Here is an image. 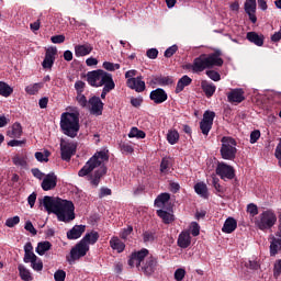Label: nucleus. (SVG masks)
I'll return each mask as SVG.
<instances>
[{
    "label": "nucleus",
    "mask_w": 281,
    "mask_h": 281,
    "mask_svg": "<svg viewBox=\"0 0 281 281\" xmlns=\"http://www.w3.org/2000/svg\"><path fill=\"white\" fill-rule=\"evenodd\" d=\"M109 161V154L105 150L94 153L86 165L79 170V177H87L93 188H99L103 177L106 175L108 169L104 162Z\"/></svg>",
    "instance_id": "obj_1"
},
{
    "label": "nucleus",
    "mask_w": 281,
    "mask_h": 281,
    "mask_svg": "<svg viewBox=\"0 0 281 281\" xmlns=\"http://www.w3.org/2000/svg\"><path fill=\"white\" fill-rule=\"evenodd\" d=\"M43 206L48 214H55L61 223H70L76 220V206L71 201L60 200V198L54 200V198L45 195Z\"/></svg>",
    "instance_id": "obj_2"
},
{
    "label": "nucleus",
    "mask_w": 281,
    "mask_h": 281,
    "mask_svg": "<svg viewBox=\"0 0 281 281\" xmlns=\"http://www.w3.org/2000/svg\"><path fill=\"white\" fill-rule=\"evenodd\" d=\"M60 128L65 136L76 138L80 131V114L65 112L60 116Z\"/></svg>",
    "instance_id": "obj_3"
},
{
    "label": "nucleus",
    "mask_w": 281,
    "mask_h": 281,
    "mask_svg": "<svg viewBox=\"0 0 281 281\" xmlns=\"http://www.w3.org/2000/svg\"><path fill=\"white\" fill-rule=\"evenodd\" d=\"M222 147L220 149L221 157L227 161H234L237 156V140L232 136H223L221 139Z\"/></svg>",
    "instance_id": "obj_4"
},
{
    "label": "nucleus",
    "mask_w": 281,
    "mask_h": 281,
    "mask_svg": "<svg viewBox=\"0 0 281 281\" xmlns=\"http://www.w3.org/2000/svg\"><path fill=\"white\" fill-rule=\"evenodd\" d=\"M88 85L94 88L103 87L109 80L113 79V75L102 69L88 71L86 74Z\"/></svg>",
    "instance_id": "obj_5"
},
{
    "label": "nucleus",
    "mask_w": 281,
    "mask_h": 281,
    "mask_svg": "<svg viewBox=\"0 0 281 281\" xmlns=\"http://www.w3.org/2000/svg\"><path fill=\"white\" fill-rule=\"evenodd\" d=\"M277 223L278 215L272 210L263 211L256 221V225L261 232L272 228Z\"/></svg>",
    "instance_id": "obj_6"
},
{
    "label": "nucleus",
    "mask_w": 281,
    "mask_h": 281,
    "mask_svg": "<svg viewBox=\"0 0 281 281\" xmlns=\"http://www.w3.org/2000/svg\"><path fill=\"white\" fill-rule=\"evenodd\" d=\"M137 75V70L132 69L127 70L125 72V78L127 79L126 86L130 87L131 89H134V91L140 93L146 90V82L143 81L142 75L137 78H134Z\"/></svg>",
    "instance_id": "obj_7"
},
{
    "label": "nucleus",
    "mask_w": 281,
    "mask_h": 281,
    "mask_svg": "<svg viewBox=\"0 0 281 281\" xmlns=\"http://www.w3.org/2000/svg\"><path fill=\"white\" fill-rule=\"evenodd\" d=\"M90 251V246H87L82 243V239L77 243L75 247L70 249V257H66L69 263L76 262L85 257Z\"/></svg>",
    "instance_id": "obj_8"
},
{
    "label": "nucleus",
    "mask_w": 281,
    "mask_h": 281,
    "mask_svg": "<svg viewBox=\"0 0 281 281\" xmlns=\"http://www.w3.org/2000/svg\"><path fill=\"white\" fill-rule=\"evenodd\" d=\"M216 175L224 181L233 180L236 177L234 167L224 161H217Z\"/></svg>",
    "instance_id": "obj_9"
},
{
    "label": "nucleus",
    "mask_w": 281,
    "mask_h": 281,
    "mask_svg": "<svg viewBox=\"0 0 281 281\" xmlns=\"http://www.w3.org/2000/svg\"><path fill=\"white\" fill-rule=\"evenodd\" d=\"M222 56L223 52L220 49L206 55V67L209 69L214 67H223L224 60Z\"/></svg>",
    "instance_id": "obj_10"
},
{
    "label": "nucleus",
    "mask_w": 281,
    "mask_h": 281,
    "mask_svg": "<svg viewBox=\"0 0 281 281\" xmlns=\"http://www.w3.org/2000/svg\"><path fill=\"white\" fill-rule=\"evenodd\" d=\"M76 144L74 143H65L64 139H61L60 143V153H61V159L66 162H69L71 157L76 155Z\"/></svg>",
    "instance_id": "obj_11"
},
{
    "label": "nucleus",
    "mask_w": 281,
    "mask_h": 281,
    "mask_svg": "<svg viewBox=\"0 0 281 281\" xmlns=\"http://www.w3.org/2000/svg\"><path fill=\"white\" fill-rule=\"evenodd\" d=\"M149 255V250L146 248H143L138 251H134L131 256V259H128V265L134 268H138V266L142 265V262L146 259V257Z\"/></svg>",
    "instance_id": "obj_12"
},
{
    "label": "nucleus",
    "mask_w": 281,
    "mask_h": 281,
    "mask_svg": "<svg viewBox=\"0 0 281 281\" xmlns=\"http://www.w3.org/2000/svg\"><path fill=\"white\" fill-rule=\"evenodd\" d=\"M58 177L52 172L48 173L42 181L41 188L44 191H52L57 188Z\"/></svg>",
    "instance_id": "obj_13"
},
{
    "label": "nucleus",
    "mask_w": 281,
    "mask_h": 281,
    "mask_svg": "<svg viewBox=\"0 0 281 281\" xmlns=\"http://www.w3.org/2000/svg\"><path fill=\"white\" fill-rule=\"evenodd\" d=\"M246 100L245 90L241 88L232 89L227 93V101L229 103H241Z\"/></svg>",
    "instance_id": "obj_14"
},
{
    "label": "nucleus",
    "mask_w": 281,
    "mask_h": 281,
    "mask_svg": "<svg viewBox=\"0 0 281 281\" xmlns=\"http://www.w3.org/2000/svg\"><path fill=\"white\" fill-rule=\"evenodd\" d=\"M57 48L56 47H49L46 50L45 58L42 63V66L44 69H50L54 66V61L56 59V54H57Z\"/></svg>",
    "instance_id": "obj_15"
},
{
    "label": "nucleus",
    "mask_w": 281,
    "mask_h": 281,
    "mask_svg": "<svg viewBox=\"0 0 281 281\" xmlns=\"http://www.w3.org/2000/svg\"><path fill=\"white\" fill-rule=\"evenodd\" d=\"M88 104L91 105L90 112L94 115H101L103 112L104 103L99 97H92L89 99Z\"/></svg>",
    "instance_id": "obj_16"
},
{
    "label": "nucleus",
    "mask_w": 281,
    "mask_h": 281,
    "mask_svg": "<svg viewBox=\"0 0 281 281\" xmlns=\"http://www.w3.org/2000/svg\"><path fill=\"white\" fill-rule=\"evenodd\" d=\"M149 99L150 101H154L156 104H161L168 100V94L166 90L157 88L156 90L150 91Z\"/></svg>",
    "instance_id": "obj_17"
},
{
    "label": "nucleus",
    "mask_w": 281,
    "mask_h": 281,
    "mask_svg": "<svg viewBox=\"0 0 281 281\" xmlns=\"http://www.w3.org/2000/svg\"><path fill=\"white\" fill-rule=\"evenodd\" d=\"M245 12L249 15V21L251 23H257V16H256V10H257V3L256 0H246L245 1Z\"/></svg>",
    "instance_id": "obj_18"
},
{
    "label": "nucleus",
    "mask_w": 281,
    "mask_h": 281,
    "mask_svg": "<svg viewBox=\"0 0 281 281\" xmlns=\"http://www.w3.org/2000/svg\"><path fill=\"white\" fill-rule=\"evenodd\" d=\"M206 60V54H202L199 57H195L192 65V70L195 74H200L201 71L205 70L207 68Z\"/></svg>",
    "instance_id": "obj_19"
},
{
    "label": "nucleus",
    "mask_w": 281,
    "mask_h": 281,
    "mask_svg": "<svg viewBox=\"0 0 281 281\" xmlns=\"http://www.w3.org/2000/svg\"><path fill=\"white\" fill-rule=\"evenodd\" d=\"M157 266L158 260L150 256L146 259V263L142 266V270L145 274L151 276L157 270Z\"/></svg>",
    "instance_id": "obj_20"
},
{
    "label": "nucleus",
    "mask_w": 281,
    "mask_h": 281,
    "mask_svg": "<svg viewBox=\"0 0 281 281\" xmlns=\"http://www.w3.org/2000/svg\"><path fill=\"white\" fill-rule=\"evenodd\" d=\"M177 244L180 248H188L191 246L192 244V237L190 235V232L189 231H182L180 234H179V238L177 240Z\"/></svg>",
    "instance_id": "obj_21"
},
{
    "label": "nucleus",
    "mask_w": 281,
    "mask_h": 281,
    "mask_svg": "<svg viewBox=\"0 0 281 281\" xmlns=\"http://www.w3.org/2000/svg\"><path fill=\"white\" fill-rule=\"evenodd\" d=\"M99 232L91 231L89 233H86L81 240L85 245L90 246L95 245L99 241Z\"/></svg>",
    "instance_id": "obj_22"
},
{
    "label": "nucleus",
    "mask_w": 281,
    "mask_h": 281,
    "mask_svg": "<svg viewBox=\"0 0 281 281\" xmlns=\"http://www.w3.org/2000/svg\"><path fill=\"white\" fill-rule=\"evenodd\" d=\"M86 232V226L82 224L76 225L70 231L67 232V238L68 239H78L82 236V234Z\"/></svg>",
    "instance_id": "obj_23"
},
{
    "label": "nucleus",
    "mask_w": 281,
    "mask_h": 281,
    "mask_svg": "<svg viewBox=\"0 0 281 281\" xmlns=\"http://www.w3.org/2000/svg\"><path fill=\"white\" fill-rule=\"evenodd\" d=\"M237 227H238L237 221L233 217H228V218H226V221L224 223L222 232L224 234H232L236 231Z\"/></svg>",
    "instance_id": "obj_24"
},
{
    "label": "nucleus",
    "mask_w": 281,
    "mask_h": 281,
    "mask_svg": "<svg viewBox=\"0 0 281 281\" xmlns=\"http://www.w3.org/2000/svg\"><path fill=\"white\" fill-rule=\"evenodd\" d=\"M93 46L91 44H83L75 46V54L77 57H85L91 54Z\"/></svg>",
    "instance_id": "obj_25"
},
{
    "label": "nucleus",
    "mask_w": 281,
    "mask_h": 281,
    "mask_svg": "<svg viewBox=\"0 0 281 281\" xmlns=\"http://www.w3.org/2000/svg\"><path fill=\"white\" fill-rule=\"evenodd\" d=\"M27 159L29 158L26 154H15V156L12 158V162L16 167L27 168L29 167Z\"/></svg>",
    "instance_id": "obj_26"
},
{
    "label": "nucleus",
    "mask_w": 281,
    "mask_h": 281,
    "mask_svg": "<svg viewBox=\"0 0 281 281\" xmlns=\"http://www.w3.org/2000/svg\"><path fill=\"white\" fill-rule=\"evenodd\" d=\"M247 40L250 43L256 44L257 47H262L263 46V42H265V37L263 35H259L256 32H249L247 33Z\"/></svg>",
    "instance_id": "obj_27"
},
{
    "label": "nucleus",
    "mask_w": 281,
    "mask_h": 281,
    "mask_svg": "<svg viewBox=\"0 0 281 281\" xmlns=\"http://www.w3.org/2000/svg\"><path fill=\"white\" fill-rule=\"evenodd\" d=\"M202 91L207 98H211L215 94L216 92V86L213 82H207V81H202Z\"/></svg>",
    "instance_id": "obj_28"
},
{
    "label": "nucleus",
    "mask_w": 281,
    "mask_h": 281,
    "mask_svg": "<svg viewBox=\"0 0 281 281\" xmlns=\"http://www.w3.org/2000/svg\"><path fill=\"white\" fill-rule=\"evenodd\" d=\"M190 85H192V78L188 77V75H183L177 83L176 93H181L183 89Z\"/></svg>",
    "instance_id": "obj_29"
},
{
    "label": "nucleus",
    "mask_w": 281,
    "mask_h": 281,
    "mask_svg": "<svg viewBox=\"0 0 281 281\" xmlns=\"http://www.w3.org/2000/svg\"><path fill=\"white\" fill-rule=\"evenodd\" d=\"M156 214L158 217H160L162 220V223L166 225H169V224L173 223V221H175V215L167 211L158 210V211H156Z\"/></svg>",
    "instance_id": "obj_30"
},
{
    "label": "nucleus",
    "mask_w": 281,
    "mask_h": 281,
    "mask_svg": "<svg viewBox=\"0 0 281 281\" xmlns=\"http://www.w3.org/2000/svg\"><path fill=\"white\" fill-rule=\"evenodd\" d=\"M194 189H195V193L199 194V196L206 200L209 199L207 184H205L204 182H199V183H195Z\"/></svg>",
    "instance_id": "obj_31"
},
{
    "label": "nucleus",
    "mask_w": 281,
    "mask_h": 281,
    "mask_svg": "<svg viewBox=\"0 0 281 281\" xmlns=\"http://www.w3.org/2000/svg\"><path fill=\"white\" fill-rule=\"evenodd\" d=\"M279 251H281V239L272 237V240L270 241V256L274 257Z\"/></svg>",
    "instance_id": "obj_32"
},
{
    "label": "nucleus",
    "mask_w": 281,
    "mask_h": 281,
    "mask_svg": "<svg viewBox=\"0 0 281 281\" xmlns=\"http://www.w3.org/2000/svg\"><path fill=\"white\" fill-rule=\"evenodd\" d=\"M22 135V125L21 123H14L11 130L8 131V136L10 138H20Z\"/></svg>",
    "instance_id": "obj_33"
},
{
    "label": "nucleus",
    "mask_w": 281,
    "mask_h": 281,
    "mask_svg": "<svg viewBox=\"0 0 281 281\" xmlns=\"http://www.w3.org/2000/svg\"><path fill=\"white\" fill-rule=\"evenodd\" d=\"M110 247L117 252H123L125 249L124 243L119 237H112L110 239Z\"/></svg>",
    "instance_id": "obj_34"
},
{
    "label": "nucleus",
    "mask_w": 281,
    "mask_h": 281,
    "mask_svg": "<svg viewBox=\"0 0 281 281\" xmlns=\"http://www.w3.org/2000/svg\"><path fill=\"white\" fill-rule=\"evenodd\" d=\"M113 89H115V81L113 78H111L109 81L103 83V89L101 91V99L105 100L106 94L113 91Z\"/></svg>",
    "instance_id": "obj_35"
},
{
    "label": "nucleus",
    "mask_w": 281,
    "mask_h": 281,
    "mask_svg": "<svg viewBox=\"0 0 281 281\" xmlns=\"http://www.w3.org/2000/svg\"><path fill=\"white\" fill-rule=\"evenodd\" d=\"M49 250H52V243L48 240L40 241L35 249L36 254H38L40 256H44L45 252Z\"/></svg>",
    "instance_id": "obj_36"
},
{
    "label": "nucleus",
    "mask_w": 281,
    "mask_h": 281,
    "mask_svg": "<svg viewBox=\"0 0 281 281\" xmlns=\"http://www.w3.org/2000/svg\"><path fill=\"white\" fill-rule=\"evenodd\" d=\"M18 271L20 274V278L23 281H32L33 277L31 276L30 269H27L24 265H19L18 266Z\"/></svg>",
    "instance_id": "obj_37"
},
{
    "label": "nucleus",
    "mask_w": 281,
    "mask_h": 281,
    "mask_svg": "<svg viewBox=\"0 0 281 281\" xmlns=\"http://www.w3.org/2000/svg\"><path fill=\"white\" fill-rule=\"evenodd\" d=\"M168 201H170V194L161 193V194L157 195L156 201H155V206L161 209L166 205V203H168Z\"/></svg>",
    "instance_id": "obj_38"
},
{
    "label": "nucleus",
    "mask_w": 281,
    "mask_h": 281,
    "mask_svg": "<svg viewBox=\"0 0 281 281\" xmlns=\"http://www.w3.org/2000/svg\"><path fill=\"white\" fill-rule=\"evenodd\" d=\"M13 94V88L5 81H0V95L8 98Z\"/></svg>",
    "instance_id": "obj_39"
},
{
    "label": "nucleus",
    "mask_w": 281,
    "mask_h": 281,
    "mask_svg": "<svg viewBox=\"0 0 281 281\" xmlns=\"http://www.w3.org/2000/svg\"><path fill=\"white\" fill-rule=\"evenodd\" d=\"M43 87V82L31 83L30 86L25 87V92L30 95H34L38 93L40 89H42Z\"/></svg>",
    "instance_id": "obj_40"
},
{
    "label": "nucleus",
    "mask_w": 281,
    "mask_h": 281,
    "mask_svg": "<svg viewBox=\"0 0 281 281\" xmlns=\"http://www.w3.org/2000/svg\"><path fill=\"white\" fill-rule=\"evenodd\" d=\"M180 139V134L178 133L177 130H170L168 131L167 133V140H168V144L170 145H177L178 144V140Z\"/></svg>",
    "instance_id": "obj_41"
},
{
    "label": "nucleus",
    "mask_w": 281,
    "mask_h": 281,
    "mask_svg": "<svg viewBox=\"0 0 281 281\" xmlns=\"http://www.w3.org/2000/svg\"><path fill=\"white\" fill-rule=\"evenodd\" d=\"M130 138H138V139H144L146 138V133L144 131L138 130V127L133 126L131 132L128 133Z\"/></svg>",
    "instance_id": "obj_42"
},
{
    "label": "nucleus",
    "mask_w": 281,
    "mask_h": 281,
    "mask_svg": "<svg viewBox=\"0 0 281 281\" xmlns=\"http://www.w3.org/2000/svg\"><path fill=\"white\" fill-rule=\"evenodd\" d=\"M216 117V113L215 112H212L211 110H206L204 113H203V117L202 120L210 124L211 126H213L214 124V120Z\"/></svg>",
    "instance_id": "obj_43"
},
{
    "label": "nucleus",
    "mask_w": 281,
    "mask_h": 281,
    "mask_svg": "<svg viewBox=\"0 0 281 281\" xmlns=\"http://www.w3.org/2000/svg\"><path fill=\"white\" fill-rule=\"evenodd\" d=\"M31 268H32L34 271H37V272L43 271V269H44L43 260L40 259V258L36 256V259L32 260V262H31Z\"/></svg>",
    "instance_id": "obj_44"
},
{
    "label": "nucleus",
    "mask_w": 281,
    "mask_h": 281,
    "mask_svg": "<svg viewBox=\"0 0 281 281\" xmlns=\"http://www.w3.org/2000/svg\"><path fill=\"white\" fill-rule=\"evenodd\" d=\"M155 238H156V233L154 231H146L143 233V241L145 244L154 243Z\"/></svg>",
    "instance_id": "obj_45"
},
{
    "label": "nucleus",
    "mask_w": 281,
    "mask_h": 281,
    "mask_svg": "<svg viewBox=\"0 0 281 281\" xmlns=\"http://www.w3.org/2000/svg\"><path fill=\"white\" fill-rule=\"evenodd\" d=\"M171 162L168 157H164L160 162V172L167 173L170 170Z\"/></svg>",
    "instance_id": "obj_46"
},
{
    "label": "nucleus",
    "mask_w": 281,
    "mask_h": 281,
    "mask_svg": "<svg viewBox=\"0 0 281 281\" xmlns=\"http://www.w3.org/2000/svg\"><path fill=\"white\" fill-rule=\"evenodd\" d=\"M49 155L50 153L48 150H46L45 154L42 151H36L35 158L37 159L38 162H48Z\"/></svg>",
    "instance_id": "obj_47"
},
{
    "label": "nucleus",
    "mask_w": 281,
    "mask_h": 281,
    "mask_svg": "<svg viewBox=\"0 0 281 281\" xmlns=\"http://www.w3.org/2000/svg\"><path fill=\"white\" fill-rule=\"evenodd\" d=\"M212 125L207 122H204L203 119L200 122V130L202 131V135L209 136L210 131L212 130Z\"/></svg>",
    "instance_id": "obj_48"
},
{
    "label": "nucleus",
    "mask_w": 281,
    "mask_h": 281,
    "mask_svg": "<svg viewBox=\"0 0 281 281\" xmlns=\"http://www.w3.org/2000/svg\"><path fill=\"white\" fill-rule=\"evenodd\" d=\"M102 67L105 70L115 71V70L121 68V65L120 64H114V63H111V61H103Z\"/></svg>",
    "instance_id": "obj_49"
},
{
    "label": "nucleus",
    "mask_w": 281,
    "mask_h": 281,
    "mask_svg": "<svg viewBox=\"0 0 281 281\" xmlns=\"http://www.w3.org/2000/svg\"><path fill=\"white\" fill-rule=\"evenodd\" d=\"M120 148H121L122 154H125V155H131L134 153V148L132 147V145L130 143L120 144Z\"/></svg>",
    "instance_id": "obj_50"
},
{
    "label": "nucleus",
    "mask_w": 281,
    "mask_h": 281,
    "mask_svg": "<svg viewBox=\"0 0 281 281\" xmlns=\"http://www.w3.org/2000/svg\"><path fill=\"white\" fill-rule=\"evenodd\" d=\"M156 83L159 86H169L173 83V79L169 77H158L156 78Z\"/></svg>",
    "instance_id": "obj_51"
},
{
    "label": "nucleus",
    "mask_w": 281,
    "mask_h": 281,
    "mask_svg": "<svg viewBox=\"0 0 281 281\" xmlns=\"http://www.w3.org/2000/svg\"><path fill=\"white\" fill-rule=\"evenodd\" d=\"M212 184L215 191L220 194H223L225 192V189L222 184H220V179L218 178H213L212 179Z\"/></svg>",
    "instance_id": "obj_52"
},
{
    "label": "nucleus",
    "mask_w": 281,
    "mask_h": 281,
    "mask_svg": "<svg viewBox=\"0 0 281 281\" xmlns=\"http://www.w3.org/2000/svg\"><path fill=\"white\" fill-rule=\"evenodd\" d=\"M21 223V218L19 215H15L12 218H8L5 222V226H8L9 228H13L15 225H19Z\"/></svg>",
    "instance_id": "obj_53"
},
{
    "label": "nucleus",
    "mask_w": 281,
    "mask_h": 281,
    "mask_svg": "<svg viewBox=\"0 0 281 281\" xmlns=\"http://www.w3.org/2000/svg\"><path fill=\"white\" fill-rule=\"evenodd\" d=\"M37 260V256L34 254V250L24 252V262L32 263V261Z\"/></svg>",
    "instance_id": "obj_54"
},
{
    "label": "nucleus",
    "mask_w": 281,
    "mask_h": 281,
    "mask_svg": "<svg viewBox=\"0 0 281 281\" xmlns=\"http://www.w3.org/2000/svg\"><path fill=\"white\" fill-rule=\"evenodd\" d=\"M261 137V132L259 130H255L250 133V139L249 143L251 145L256 144Z\"/></svg>",
    "instance_id": "obj_55"
},
{
    "label": "nucleus",
    "mask_w": 281,
    "mask_h": 281,
    "mask_svg": "<svg viewBox=\"0 0 281 281\" xmlns=\"http://www.w3.org/2000/svg\"><path fill=\"white\" fill-rule=\"evenodd\" d=\"M281 276V259L276 260L273 265V278L278 279Z\"/></svg>",
    "instance_id": "obj_56"
},
{
    "label": "nucleus",
    "mask_w": 281,
    "mask_h": 281,
    "mask_svg": "<svg viewBox=\"0 0 281 281\" xmlns=\"http://www.w3.org/2000/svg\"><path fill=\"white\" fill-rule=\"evenodd\" d=\"M55 281H65L67 278V273L63 269L56 270L54 274Z\"/></svg>",
    "instance_id": "obj_57"
},
{
    "label": "nucleus",
    "mask_w": 281,
    "mask_h": 281,
    "mask_svg": "<svg viewBox=\"0 0 281 281\" xmlns=\"http://www.w3.org/2000/svg\"><path fill=\"white\" fill-rule=\"evenodd\" d=\"M177 50H178V46L177 45H171L170 47L166 48L165 57L166 58H171L172 56H175Z\"/></svg>",
    "instance_id": "obj_58"
},
{
    "label": "nucleus",
    "mask_w": 281,
    "mask_h": 281,
    "mask_svg": "<svg viewBox=\"0 0 281 281\" xmlns=\"http://www.w3.org/2000/svg\"><path fill=\"white\" fill-rule=\"evenodd\" d=\"M206 76L214 80V82H218V80H221V74L216 70H207Z\"/></svg>",
    "instance_id": "obj_59"
},
{
    "label": "nucleus",
    "mask_w": 281,
    "mask_h": 281,
    "mask_svg": "<svg viewBox=\"0 0 281 281\" xmlns=\"http://www.w3.org/2000/svg\"><path fill=\"white\" fill-rule=\"evenodd\" d=\"M186 276V270L183 268H178L175 271V280L176 281H183Z\"/></svg>",
    "instance_id": "obj_60"
},
{
    "label": "nucleus",
    "mask_w": 281,
    "mask_h": 281,
    "mask_svg": "<svg viewBox=\"0 0 281 281\" xmlns=\"http://www.w3.org/2000/svg\"><path fill=\"white\" fill-rule=\"evenodd\" d=\"M247 212L252 216H257L259 214L258 206L254 203L248 204Z\"/></svg>",
    "instance_id": "obj_61"
},
{
    "label": "nucleus",
    "mask_w": 281,
    "mask_h": 281,
    "mask_svg": "<svg viewBox=\"0 0 281 281\" xmlns=\"http://www.w3.org/2000/svg\"><path fill=\"white\" fill-rule=\"evenodd\" d=\"M191 235L193 237L200 236V224L198 222L191 223Z\"/></svg>",
    "instance_id": "obj_62"
},
{
    "label": "nucleus",
    "mask_w": 281,
    "mask_h": 281,
    "mask_svg": "<svg viewBox=\"0 0 281 281\" xmlns=\"http://www.w3.org/2000/svg\"><path fill=\"white\" fill-rule=\"evenodd\" d=\"M159 55V50L158 48H148L147 53H146V56L149 58V59H156Z\"/></svg>",
    "instance_id": "obj_63"
},
{
    "label": "nucleus",
    "mask_w": 281,
    "mask_h": 281,
    "mask_svg": "<svg viewBox=\"0 0 281 281\" xmlns=\"http://www.w3.org/2000/svg\"><path fill=\"white\" fill-rule=\"evenodd\" d=\"M77 101H78L79 105H81L83 109H85V106L88 105V100H87V98L82 94V92L79 93V94H77Z\"/></svg>",
    "instance_id": "obj_64"
}]
</instances>
